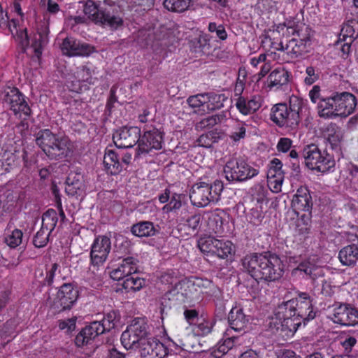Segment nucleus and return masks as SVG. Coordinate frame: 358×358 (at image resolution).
I'll use <instances>...</instances> for the list:
<instances>
[{
  "label": "nucleus",
  "mask_w": 358,
  "mask_h": 358,
  "mask_svg": "<svg viewBox=\"0 0 358 358\" xmlns=\"http://www.w3.org/2000/svg\"><path fill=\"white\" fill-rule=\"evenodd\" d=\"M244 269L257 281H275L284 273V265L275 253L264 252L247 255L242 260Z\"/></svg>",
  "instance_id": "f257e3e1"
},
{
  "label": "nucleus",
  "mask_w": 358,
  "mask_h": 358,
  "mask_svg": "<svg viewBox=\"0 0 358 358\" xmlns=\"http://www.w3.org/2000/svg\"><path fill=\"white\" fill-rule=\"evenodd\" d=\"M10 23L16 30L13 36L20 47L22 52H25L30 48L32 49L34 56L38 59H41L45 46L49 43L48 24L45 22L38 24L35 31L28 34L27 28H17L15 20H12Z\"/></svg>",
  "instance_id": "f03ea898"
},
{
  "label": "nucleus",
  "mask_w": 358,
  "mask_h": 358,
  "mask_svg": "<svg viewBox=\"0 0 358 358\" xmlns=\"http://www.w3.org/2000/svg\"><path fill=\"white\" fill-rule=\"evenodd\" d=\"M35 141L50 159H64L69 152L70 141L68 137L56 135L50 129L40 130L36 134Z\"/></svg>",
  "instance_id": "7ed1b4c3"
},
{
  "label": "nucleus",
  "mask_w": 358,
  "mask_h": 358,
  "mask_svg": "<svg viewBox=\"0 0 358 358\" xmlns=\"http://www.w3.org/2000/svg\"><path fill=\"white\" fill-rule=\"evenodd\" d=\"M119 317L117 311L110 310L104 315L101 320L92 322L76 336V345L78 347L87 345L98 336L110 331L115 327Z\"/></svg>",
  "instance_id": "20e7f679"
},
{
  "label": "nucleus",
  "mask_w": 358,
  "mask_h": 358,
  "mask_svg": "<svg viewBox=\"0 0 358 358\" xmlns=\"http://www.w3.org/2000/svg\"><path fill=\"white\" fill-rule=\"evenodd\" d=\"M294 101H298L296 96L290 98L289 106L282 103L274 105L270 115L271 120L277 126L289 131H296L300 122L301 102L296 105L292 104Z\"/></svg>",
  "instance_id": "39448f33"
},
{
  "label": "nucleus",
  "mask_w": 358,
  "mask_h": 358,
  "mask_svg": "<svg viewBox=\"0 0 358 358\" xmlns=\"http://www.w3.org/2000/svg\"><path fill=\"white\" fill-rule=\"evenodd\" d=\"M301 155L306 166L317 172L330 171L336 164L333 155L315 143L304 145Z\"/></svg>",
  "instance_id": "423d86ee"
},
{
  "label": "nucleus",
  "mask_w": 358,
  "mask_h": 358,
  "mask_svg": "<svg viewBox=\"0 0 358 358\" xmlns=\"http://www.w3.org/2000/svg\"><path fill=\"white\" fill-rule=\"evenodd\" d=\"M224 189L223 182L216 180L213 184L205 182L195 183L191 189L189 199L192 203L197 207H206L210 203H217Z\"/></svg>",
  "instance_id": "0eeeda50"
},
{
  "label": "nucleus",
  "mask_w": 358,
  "mask_h": 358,
  "mask_svg": "<svg viewBox=\"0 0 358 358\" xmlns=\"http://www.w3.org/2000/svg\"><path fill=\"white\" fill-rule=\"evenodd\" d=\"M151 337L150 327L145 319L138 317L122 332L121 343L126 349H136Z\"/></svg>",
  "instance_id": "6e6552de"
},
{
  "label": "nucleus",
  "mask_w": 358,
  "mask_h": 358,
  "mask_svg": "<svg viewBox=\"0 0 358 358\" xmlns=\"http://www.w3.org/2000/svg\"><path fill=\"white\" fill-rule=\"evenodd\" d=\"M224 172L227 180L243 182L257 176L259 170L250 166L245 160L238 158L228 161Z\"/></svg>",
  "instance_id": "1a4fd4ad"
},
{
  "label": "nucleus",
  "mask_w": 358,
  "mask_h": 358,
  "mask_svg": "<svg viewBox=\"0 0 358 358\" xmlns=\"http://www.w3.org/2000/svg\"><path fill=\"white\" fill-rule=\"evenodd\" d=\"M329 318L336 324L354 326L358 324V310L345 303H335Z\"/></svg>",
  "instance_id": "9d476101"
},
{
  "label": "nucleus",
  "mask_w": 358,
  "mask_h": 358,
  "mask_svg": "<svg viewBox=\"0 0 358 358\" xmlns=\"http://www.w3.org/2000/svg\"><path fill=\"white\" fill-rule=\"evenodd\" d=\"M78 298V290L71 283L63 284L54 299L53 307L59 312L70 310Z\"/></svg>",
  "instance_id": "9b49d317"
},
{
  "label": "nucleus",
  "mask_w": 358,
  "mask_h": 358,
  "mask_svg": "<svg viewBox=\"0 0 358 358\" xmlns=\"http://www.w3.org/2000/svg\"><path fill=\"white\" fill-rule=\"evenodd\" d=\"M111 248V242L106 236H98L94 241L90 251L91 264L99 266L106 262Z\"/></svg>",
  "instance_id": "f8f14e48"
},
{
  "label": "nucleus",
  "mask_w": 358,
  "mask_h": 358,
  "mask_svg": "<svg viewBox=\"0 0 358 358\" xmlns=\"http://www.w3.org/2000/svg\"><path fill=\"white\" fill-rule=\"evenodd\" d=\"M101 11V15L96 24L106 26L111 30H117L123 27V17L115 4H108L106 2L103 9Z\"/></svg>",
  "instance_id": "ddd939ff"
},
{
  "label": "nucleus",
  "mask_w": 358,
  "mask_h": 358,
  "mask_svg": "<svg viewBox=\"0 0 358 358\" xmlns=\"http://www.w3.org/2000/svg\"><path fill=\"white\" fill-rule=\"evenodd\" d=\"M61 50L64 55L69 57H88L95 52L93 45L80 42L73 37H66L63 40Z\"/></svg>",
  "instance_id": "4468645a"
},
{
  "label": "nucleus",
  "mask_w": 358,
  "mask_h": 358,
  "mask_svg": "<svg viewBox=\"0 0 358 358\" xmlns=\"http://www.w3.org/2000/svg\"><path fill=\"white\" fill-rule=\"evenodd\" d=\"M141 129L138 127H122L116 131L113 140L117 148H132L137 143L139 144Z\"/></svg>",
  "instance_id": "2eb2a0df"
},
{
  "label": "nucleus",
  "mask_w": 358,
  "mask_h": 358,
  "mask_svg": "<svg viewBox=\"0 0 358 358\" xmlns=\"http://www.w3.org/2000/svg\"><path fill=\"white\" fill-rule=\"evenodd\" d=\"M163 134L159 129L152 128L145 130L141 136L138 144V151L141 153H148L152 150H160L162 148Z\"/></svg>",
  "instance_id": "dca6fc26"
},
{
  "label": "nucleus",
  "mask_w": 358,
  "mask_h": 358,
  "mask_svg": "<svg viewBox=\"0 0 358 358\" xmlns=\"http://www.w3.org/2000/svg\"><path fill=\"white\" fill-rule=\"evenodd\" d=\"M357 36L352 25L345 24L343 26L335 43L336 48L341 50L343 58L346 59L348 57L352 44L358 39Z\"/></svg>",
  "instance_id": "f3484780"
},
{
  "label": "nucleus",
  "mask_w": 358,
  "mask_h": 358,
  "mask_svg": "<svg viewBox=\"0 0 358 358\" xmlns=\"http://www.w3.org/2000/svg\"><path fill=\"white\" fill-rule=\"evenodd\" d=\"M65 192L71 197L78 199L85 194L86 185L84 176L80 171H71L66 178Z\"/></svg>",
  "instance_id": "a211bd4d"
},
{
  "label": "nucleus",
  "mask_w": 358,
  "mask_h": 358,
  "mask_svg": "<svg viewBox=\"0 0 358 358\" xmlns=\"http://www.w3.org/2000/svg\"><path fill=\"white\" fill-rule=\"evenodd\" d=\"M137 348L142 358H164L168 354L166 347L154 337L150 338Z\"/></svg>",
  "instance_id": "6ab92c4d"
},
{
  "label": "nucleus",
  "mask_w": 358,
  "mask_h": 358,
  "mask_svg": "<svg viewBox=\"0 0 358 358\" xmlns=\"http://www.w3.org/2000/svg\"><path fill=\"white\" fill-rule=\"evenodd\" d=\"M138 260L134 257H127L122 259L117 268L110 273V278L119 281L124 278L135 274L138 269Z\"/></svg>",
  "instance_id": "aec40b11"
},
{
  "label": "nucleus",
  "mask_w": 358,
  "mask_h": 358,
  "mask_svg": "<svg viewBox=\"0 0 358 358\" xmlns=\"http://www.w3.org/2000/svg\"><path fill=\"white\" fill-rule=\"evenodd\" d=\"M334 96L336 103L335 107L337 108L338 115L348 116L354 112L357 99L353 94L348 92H343L340 94L336 92Z\"/></svg>",
  "instance_id": "412c9836"
},
{
  "label": "nucleus",
  "mask_w": 358,
  "mask_h": 358,
  "mask_svg": "<svg viewBox=\"0 0 358 358\" xmlns=\"http://www.w3.org/2000/svg\"><path fill=\"white\" fill-rule=\"evenodd\" d=\"M292 276L310 278L315 280L324 275L322 268L310 260L301 262L296 268L292 269Z\"/></svg>",
  "instance_id": "4be33fe9"
},
{
  "label": "nucleus",
  "mask_w": 358,
  "mask_h": 358,
  "mask_svg": "<svg viewBox=\"0 0 358 358\" xmlns=\"http://www.w3.org/2000/svg\"><path fill=\"white\" fill-rule=\"evenodd\" d=\"M292 207L295 210L311 213L313 208L312 197L306 187H300L292 201Z\"/></svg>",
  "instance_id": "5701e85b"
},
{
  "label": "nucleus",
  "mask_w": 358,
  "mask_h": 358,
  "mask_svg": "<svg viewBox=\"0 0 358 358\" xmlns=\"http://www.w3.org/2000/svg\"><path fill=\"white\" fill-rule=\"evenodd\" d=\"M310 45V39L308 35L302 38H293L286 44L285 51L291 57H297L308 52V47Z\"/></svg>",
  "instance_id": "b1692460"
},
{
  "label": "nucleus",
  "mask_w": 358,
  "mask_h": 358,
  "mask_svg": "<svg viewBox=\"0 0 358 358\" xmlns=\"http://www.w3.org/2000/svg\"><path fill=\"white\" fill-rule=\"evenodd\" d=\"M6 99L10 103L11 110L15 114L22 112L25 115H29L31 110L26 101L25 96L20 91L8 92Z\"/></svg>",
  "instance_id": "393cba45"
},
{
  "label": "nucleus",
  "mask_w": 358,
  "mask_h": 358,
  "mask_svg": "<svg viewBox=\"0 0 358 358\" xmlns=\"http://www.w3.org/2000/svg\"><path fill=\"white\" fill-rule=\"evenodd\" d=\"M249 320L241 308H233L229 313L228 322L231 329L241 331L246 327Z\"/></svg>",
  "instance_id": "a878e982"
},
{
  "label": "nucleus",
  "mask_w": 358,
  "mask_h": 358,
  "mask_svg": "<svg viewBox=\"0 0 358 358\" xmlns=\"http://www.w3.org/2000/svg\"><path fill=\"white\" fill-rule=\"evenodd\" d=\"M318 113L321 117L332 118L338 116L336 103V97L334 95L321 99L318 101Z\"/></svg>",
  "instance_id": "bb28decb"
},
{
  "label": "nucleus",
  "mask_w": 358,
  "mask_h": 358,
  "mask_svg": "<svg viewBox=\"0 0 358 358\" xmlns=\"http://www.w3.org/2000/svg\"><path fill=\"white\" fill-rule=\"evenodd\" d=\"M153 222L150 221H141L134 224L131 227V232L138 237H150L156 235L159 230Z\"/></svg>",
  "instance_id": "cd10ccee"
},
{
  "label": "nucleus",
  "mask_w": 358,
  "mask_h": 358,
  "mask_svg": "<svg viewBox=\"0 0 358 358\" xmlns=\"http://www.w3.org/2000/svg\"><path fill=\"white\" fill-rule=\"evenodd\" d=\"M290 73L284 68H277L269 74L267 78V86L280 87L288 83Z\"/></svg>",
  "instance_id": "c85d7f7f"
},
{
  "label": "nucleus",
  "mask_w": 358,
  "mask_h": 358,
  "mask_svg": "<svg viewBox=\"0 0 358 358\" xmlns=\"http://www.w3.org/2000/svg\"><path fill=\"white\" fill-rule=\"evenodd\" d=\"M103 164L108 172L111 175H117L123 169L119 155L111 150H108L105 153Z\"/></svg>",
  "instance_id": "c756f323"
},
{
  "label": "nucleus",
  "mask_w": 358,
  "mask_h": 358,
  "mask_svg": "<svg viewBox=\"0 0 358 358\" xmlns=\"http://www.w3.org/2000/svg\"><path fill=\"white\" fill-rule=\"evenodd\" d=\"M106 2V1H104L103 3H96L92 0H87L84 2L83 13L89 20L96 24L101 15V10L103 9Z\"/></svg>",
  "instance_id": "7c9ffc66"
},
{
  "label": "nucleus",
  "mask_w": 358,
  "mask_h": 358,
  "mask_svg": "<svg viewBox=\"0 0 358 358\" xmlns=\"http://www.w3.org/2000/svg\"><path fill=\"white\" fill-rule=\"evenodd\" d=\"M338 259L343 265L353 266L358 261V250L349 244L339 251Z\"/></svg>",
  "instance_id": "2f4dec72"
},
{
  "label": "nucleus",
  "mask_w": 358,
  "mask_h": 358,
  "mask_svg": "<svg viewBox=\"0 0 358 358\" xmlns=\"http://www.w3.org/2000/svg\"><path fill=\"white\" fill-rule=\"evenodd\" d=\"M297 300L291 299L278 305L275 310L276 317L281 320L285 317H290L296 315Z\"/></svg>",
  "instance_id": "473e14b6"
},
{
  "label": "nucleus",
  "mask_w": 358,
  "mask_h": 358,
  "mask_svg": "<svg viewBox=\"0 0 358 358\" xmlns=\"http://www.w3.org/2000/svg\"><path fill=\"white\" fill-rule=\"evenodd\" d=\"M280 321L281 330L285 331L287 336H289V334L293 335L302 322H303L304 325L308 322L298 314L295 315V316H291L290 317H285Z\"/></svg>",
  "instance_id": "72a5a7b5"
},
{
  "label": "nucleus",
  "mask_w": 358,
  "mask_h": 358,
  "mask_svg": "<svg viewBox=\"0 0 358 358\" xmlns=\"http://www.w3.org/2000/svg\"><path fill=\"white\" fill-rule=\"evenodd\" d=\"M205 103L208 110H214L224 106V103L227 101V97L224 94H217L214 92H205Z\"/></svg>",
  "instance_id": "f704fd0d"
},
{
  "label": "nucleus",
  "mask_w": 358,
  "mask_h": 358,
  "mask_svg": "<svg viewBox=\"0 0 358 358\" xmlns=\"http://www.w3.org/2000/svg\"><path fill=\"white\" fill-rule=\"evenodd\" d=\"M326 136L332 149L339 147L343 136L341 129L336 124L331 123L327 126Z\"/></svg>",
  "instance_id": "c9c22d12"
},
{
  "label": "nucleus",
  "mask_w": 358,
  "mask_h": 358,
  "mask_svg": "<svg viewBox=\"0 0 358 358\" xmlns=\"http://www.w3.org/2000/svg\"><path fill=\"white\" fill-rule=\"evenodd\" d=\"M297 300L296 313L303 318L305 321H310L315 318L316 313L313 310L312 300L299 301Z\"/></svg>",
  "instance_id": "e433bc0d"
},
{
  "label": "nucleus",
  "mask_w": 358,
  "mask_h": 358,
  "mask_svg": "<svg viewBox=\"0 0 358 358\" xmlns=\"http://www.w3.org/2000/svg\"><path fill=\"white\" fill-rule=\"evenodd\" d=\"M296 221L295 231L301 236H306L310 233L311 227V213H303Z\"/></svg>",
  "instance_id": "4c0bfd02"
},
{
  "label": "nucleus",
  "mask_w": 358,
  "mask_h": 358,
  "mask_svg": "<svg viewBox=\"0 0 358 358\" xmlns=\"http://www.w3.org/2000/svg\"><path fill=\"white\" fill-rule=\"evenodd\" d=\"M226 119L225 115L222 113L210 115L201 119L196 124V129H204L214 127L215 125L222 122Z\"/></svg>",
  "instance_id": "58836bf2"
},
{
  "label": "nucleus",
  "mask_w": 358,
  "mask_h": 358,
  "mask_svg": "<svg viewBox=\"0 0 358 358\" xmlns=\"http://www.w3.org/2000/svg\"><path fill=\"white\" fill-rule=\"evenodd\" d=\"M282 162L278 159H273L269 165L268 170L267 171V178L270 180L274 178H278V180H283L284 179V171L282 169Z\"/></svg>",
  "instance_id": "ea45409f"
},
{
  "label": "nucleus",
  "mask_w": 358,
  "mask_h": 358,
  "mask_svg": "<svg viewBox=\"0 0 358 358\" xmlns=\"http://www.w3.org/2000/svg\"><path fill=\"white\" fill-rule=\"evenodd\" d=\"M145 284V280L143 278L138 276L134 277L132 275L124 278L122 284L123 288L127 292H136L140 290Z\"/></svg>",
  "instance_id": "a19ab883"
},
{
  "label": "nucleus",
  "mask_w": 358,
  "mask_h": 358,
  "mask_svg": "<svg viewBox=\"0 0 358 358\" xmlns=\"http://www.w3.org/2000/svg\"><path fill=\"white\" fill-rule=\"evenodd\" d=\"M58 222L57 213L54 209H48L42 216L41 227L50 231L55 228Z\"/></svg>",
  "instance_id": "79ce46f5"
},
{
  "label": "nucleus",
  "mask_w": 358,
  "mask_h": 358,
  "mask_svg": "<svg viewBox=\"0 0 358 358\" xmlns=\"http://www.w3.org/2000/svg\"><path fill=\"white\" fill-rule=\"evenodd\" d=\"M191 0H165L164 7L172 12L182 13L189 6Z\"/></svg>",
  "instance_id": "37998d69"
},
{
  "label": "nucleus",
  "mask_w": 358,
  "mask_h": 358,
  "mask_svg": "<svg viewBox=\"0 0 358 358\" xmlns=\"http://www.w3.org/2000/svg\"><path fill=\"white\" fill-rule=\"evenodd\" d=\"M215 320L213 319L206 320L201 318L195 324L196 327L194 331L199 336H205L211 333L215 325Z\"/></svg>",
  "instance_id": "c03bdc74"
},
{
  "label": "nucleus",
  "mask_w": 358,
  "mask_h": 358,
  "mask_svg": "<svg viewBox=\"0 0 358 358\" xmlns=\"http://www.w3.org/2000/svg\"><path fill=\"white\" fill-rule=\"evenodd\" d=\"M215 243V252L213 255H217L221 259L227 258L232 252V243L230 241H223L217 240Z\"/></svg>",
  "instance_id": "a18cd8bd"
},
{
  "label": "nucleus",
  "mask_w": 358,
  "mask_h": 358,
  "mask_svg": "<svg viewBox=\"0 0 358 358\" xmlns=\"http://www.w3.org/2000/svg\"><path fill=\"white\" fill-rule=\"evenodd\" d=\"M210 38L208 34L200 35L194 42V52L203 54H208L211 49L210 44Z\"/></svg>",
  "instance_id": "49530a36"
},
{
  "label": "nucleus",
  "mask_w": 358,
  "mask_h": 358,
  "mask_svg": "<svg viewBox=\"0 0 358 358\" xmlns=\"http://www.w3.org/2000/svg\"><path fill=\"white\" fill-rule=\"evenodd\" d=\"M178 290L182 292L180 295L182 301H187L189 299L194 288V282L191 280H181L177 282Z\"/></svg>",
  "instance_id": "de8ad7c7"
},
{
  "label": "nucleus",
  "mask_w": 358,
  "mask_h": 358,
  "mask_svg": "<svg viewBox=\"0 0 358 358\" xmlns=\"http://www.w3.org/2000/svg\"><path fill=\"white\" fill-rule=\"evenodd\" d=\"M52 231L41 227L40 230L35 234L33 243L36 248H43L45 246L49 241V236Z\"/></svg>",
  "instance_id": "09e8293b"
},
{
  "label": "nucleus",
  "mask_w": 358,
  "mask_h": 358,
  "mask_svg": "<svg viewBox=\"0 0 358 358\" xmlns=\"http://www.w3.org/2000/svg\"><path fill=\"white\" fill-rule=\"evenodd\" d=\"M22 236V231L16 229L5 236L4 241L10 248H15L21 244Z\"/></svg>",
  "instance_id": "8fccbe9b"
},
{
  "label": "nucleus",
  "mask_w": 358,
  "mask_h": 358,
  "mask_svg": "<svg viewBox=\"0 0 358 358\" xmlns=\"http://www.w3.org/2000/svg\"><path fill=\"white\" fill-rule=\"evenodd\" d=\"M216 238L212 236L201 238L198 242V246L201 251L203 253H212L215 252Z\"/></svg>",
  "instance_id": "3c124183"
},
{
  "label": "nucleus",
  "mask_w": 358,
  "mask_h": 358,
  "mask_svg": "<svg viewBox=\"0 0 358 358\" xmlns=\"http://www.w3.org/2000/svg\"><path fill=\"white\" fill-rule=\"evenodd\" d=\"M248 77V71L244 66H241L238 71L235 90H245L250 86Z\"/></svg>",
  "instance_id": "603ef678"
},
{
  "label": "nucleus",
  "mask_w": 358,
  "mask_h": 358,
  "mask_svg": "<svg viewBox=\"0 0 358 358\" xmlns=\"http://www.w3.org/2000/svg\"><path fill=\"white\" fill-rule=\"evenodd\" d=\"M251 192L253 199L257 203H262L266 197L268 191L264 185L257 184L251 189Z\"/></svg>",
  "instance_id": "864d4df0"
},
{
  "label": "nucleus",
  "mask_w": 358,
  "mask_h": 358,
  "mask_svg": "<svg viewBox=\"0 0 358 358\" xmlns=\"http://www.w3.org/2000/svg\"><path fill=\"white\" fill-rule=\"evenodd\" d=\"M306 76L304 83L307 86L314 84L320 78V73L313 66H308L306 69Z\"/></svg>",
  "instance_id": "5fc2aeb1"
},
{
  "label": "nucleus",
  "mask_w": 358,
  "mask_h": 358,
  "mask_svg": "<svg viewBox=\"0 0 358 358\" xmlns=\"http://www.w3.org/2000/svg\"><path fill=\"white\" fill-rule=\"evenodd\" d=\"M245 125L242 122L237 123L234 127V131L230 134V138L235 142L244 138L245 136Z\"/></svg>",
  "instance_id": "6e6d98bb"
},
{
  "label": "nucleus",
  "mask_w": 358,
  "mask_h": 358,
  "mask_svg": "<svg viewBox=\"0 0 358 358\" xmlns=\"http://www.w3.org/2000/svg\"><path fill=\"white\" fill-rule=\"evenodd\" d=\"M76 73V78L79 82L91 83L92 78L89 68L87 66L80 67L78 69Z\"/></svg>",
  "instance_id": "4d7b16f0"
},
{
  "label": "nucleus",
  "mask_w": 358,
  "mask_h": 358,
  "mask_svg": "<svg viewBox=\"0 0 358 358\" xmlns=\"http://www.w3.org/2000/svg\"><path fill=\"white\" fill-rule=\"evenodd\" d=\"M206 99V98H205V92H204V93H201V94H198L196 95L190 96L187 99V101L191 107L196 108V107H199L201 106H205L206 105V103H205Z\"/></svg>",
  "instance_id": "13d9d810"
},
{
  "label": "nucleus",
  "mask_w": 358,
  "mask_h": 358,
  "mask_svg": "<svg viewBox=\"0 0 358 358\" xmlns=\"http://www.w3.org/2000/svg\"><path fill=\"white\" fill-rule=\"evenodd\" d=\"M275 6V1L273 0H260L257 4V9L260 10L262 14L271 13Z\"/></svg>",
  "instance_id": "bf43d9fd"
},
{
  "label": "nucleus",
  "mask_w": 358,
  "mask_h": 358,
  "mask_svg": "<svg viewBox=\"0 0 358 358\" xmlns=\"http://www.w3.org/2000/svg\"><path fill=\"white\" fill-rule=\"evenodd\" d=\"M184 317L190 325L196 324L200 320L199 318V312L195 309H185Z\"/></svg>",
  "instance_id": "052dcab7"
},
{
  "label": "nucleus",
  "mask_w": 358,
  "mask_h": 358,
  "mask_svg": "<svg viewBox=\"0 0 358 358\" xmlns=\"http://www.w3.org/2000/svg\"><path fill=\"white\" fill-rule=\"evenodd\" d=\"M201 215L200 214H194L189 216L186 220L187 225L193 231H197L200 227Z\"/></svg>",
  "instance_id": "680f3d73"
},
{
  "label": "nucleus",
  "mask_w": 358,
  "mask_h": 358,
  "mask_svg": "<svg viewBox=\"0 0 358 358\" xmlns=\"http://www.w3.org/2000/svg\"><path fill=\"white\" fill-rule=\"evenodd\" d=\"M292 145V141L287 137L280 138L276 145L277 150L281 152H287L289 150Z\"/></svg>",
  "instance_id": "e2e57ef3"
},
{
  "label": "nucleus",
  "mask_w": 358,
  "mask_h": 358,
  "mask_svg": "<svg viewBox=\"0 0 358 358\" xmlns=\"http://www.w3.org/2000/svg\"><path fill=\"white\" fill-rule=\"evenodd\" d=\"M346 238L350 245L358 250V228L352 227L350 231H347Z\"/></svg>",
  "instance_id": "0e129e2a"
},
{
  "label": "nucleus",
  "mask_w": 358,
  "mask_h": 358,
  "mask_svg": "<svg viewBox=\"0 0 358 358\" xmlns=\"http://www.w3.org/2000/svg\"><path fill=\"white\" fill-rule=\"evenodd\" d=\"M236 108L243 115H249L252 113V111H249V103L248 99L243 96H240L236 103Z\"/></svg>",
  "instance_id": "69168bd1"
},
{
  "label": "nucleus",
  "mask_w": 358,
  "mask_h": 358,
  "mask_svg": "<svg viewBox=\"0 0 358 358\" xmlns=\"http://www.w3.org/2000/svg\"><path fill=\"white\" fill-rule=\"evenodd\" d=\"M181 207V201L180 199L173 197L170 202L166 204L163 208L162 210L165 213H169L171 211L179 209Z\"/></svg>",
  "instance_id": "338daca9"
},
{
  "label": "nucleus",
  "mask_w": 358,
  "mask_h": 358,
  "mask_svg": "<svg viewBox=\"0 0 358 358\" xmlns=\"http://www.w3.org/2000/svg\"><path fill=\"white\" fill-rule=\"evenodd\" d=\"M60 329H66L67 332H71L76 328V320L73 318L61 320L59 322Z\"/></svg>",
  "instance_id": "774afa93"
}]
</instances>
